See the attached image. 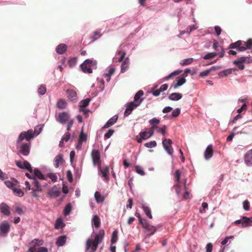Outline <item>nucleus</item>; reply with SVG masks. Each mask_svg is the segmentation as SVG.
<instances>
[{"instance_id": "nucleus-19", "label": "nucleus", "mask_w": 252, "mask_h": 252, "mask_svg": "<svg viewBox=\"0 0 252 252\" xmlns=\"http://www.w3.org/2000/svg\"><path fill=\"white\" fill-rule=\"evenodd\" d=\"M144 229L146 230L147 233L146 235L148 237L153 235L157 231V227L149 223Z\"/></svg>"}, {"instance_id": "nucleus-48", "label": "nucleus", "mask_w": 252, "mask_h": 252, "mask_svg": "<svg viewBox=\"0 0 252 252\" xmlns=\"http://www.w3.org/2000/svg\"><path fill=\"white\" fill-rule=\"evenodd\" d=\"M94 197L96 201L98 203L100 202H103L104 199L102 197L99 191H96L94 193Z\"/></svg>"}, {"instance_id": "nucleus-63", "label": "nucleus", "mask_w": 252, "mask_h": 252, "mask_svg": "<svg viewBox=\"0 0 252 252\" xmlns=\"http://www.w3.org/2000/svg\"><path fill=\"white\" fill-rule=\"evenodd\" d=\"M76 63H77L76 59L75 58H72L68 61L69 66L70 67H72L76 64Z\"/></svg>"}, {"instance_id": "nucleus-49", "label": "nucleus", "mask_w": 252, "mask_h": 252, "mask_svg": "<svg viewBox=\"0 0 252 252\" xmlns=\"http://www.w3.org/2000/svg\"><path fill=\"white\" fill-rule=\"evenodd\" d=\"M43 242L38 239H34L30 243V245H34L36 246H41L43 245Z\"/></svg>"}, {"instance_id": "nucleus-12", "label": "nucleus", "mask_w": 252, "mask_h": 252, "mask_svg": "<svg viewBox=\"0 0 252 252\" xmlns=\"http://www.w3.org/2000/svg\"><path fill=\"white\" fill-rule=\"evenodd\" d=\"M61 194L60 190L57 188L56 185H54L52 188L49 189L47 192V195L51 198L58 197Z\"/></svg>"}, {"instance_id": "nucleus-41", "label": "nucleus", "mask_w": 252, "mask_h": 252, "mask_svg": "<svg viewBox=\"0 0 252 252\" xmlns=\"http://www.w3.org/2000/svg\"><path fill=\"white\" fill-rule=\"evenodd\" d=\"M72 206L70 203H68L64 207L63 210V214L65 216L69 215L71 211Z\"/></svg>"}, {"instance_id": "nucleus-55", "label": "nucleus", "mask_w": 252, "mask_h": 252, "mask_svg": "<svg viewBox=\"0 0 252 252\" xmlns=\"http://www.w3.org/2000/svg\"><path fill=\"white\" fill-rule=\"evenodd\" d=\"M174 176L176 178L175 181L177 183H179L180 181V177H181V172L179 169L176 170Z\"/></svg>"}, {"instance_id": "nucleus-3", "label": "nucleus", "mask_w": 252, "mask_h": 252, "mask_svg": "<svg viewBox=\"0 0 252 252\" xmlns=\"http://www.w3.org/2000/svg\"><path fill=\"white\" fill-rule=\"evenodd\" d=\"M82 71L86 73H92L93 69L97 68V62L96 60L86 59L80 64Z\"/></svg>"}, {"instance_id": "nucleus-13", "label": "nucleus", "mask_w": 252, "mask_h": 252, "mask_svg": "<svg viewBox=\"0 0 252 252\" xmlns=\"http://www.w3.org/2000/svg\"><path fill=\"white\" fill-rule=\"evenodd\" d=\"M92 157L94 164L99 165L100 163V157L99 152L97 150H93L92 152Z\"/></svg>"}, {"instance_id": "nucleus-16", "label": "nucleus", "mask_w": 252, "mask_h": 252, "mask_svg": "<svg viewBox=\"0 0 252 252\" xmlns=\"http://www.w3.org/2000/svg\"><path fill=\"white\" fill-rule=\"evenodd\" d=\"M246 58L240 57L238 58L237 60L233 61V64L238 67L240 70H243L244 69V63H245Z\"/></svg>"}, {"instance_id": "nucleus-25", "label": "nucleus", "mask_w": 252, "mask_h": 252, "mask_svg": "<svg viewBox=\"0 0 252 252\" xmlns=\"http://www.w3.org/2000/svg\"><path fill=\"white\" fill-rule=\"evenodd\" d=\"M129 61L128 58H126L122 62L121 66V72H125L129 67Z\"/></svg>"}, {"instance_id": "nucleus-40", "label": "nucleus", "mask_w": 252, "mask_h": 252, "mask_svg": "<svg viewBox=\"0 0 252 252\" xmlns=\"http://www.w3.org/2000/svg\"><path fill=\"white\" fill-rule=\"evenodd\" d=\"M232 68L223 70L219 73V75L220 77L226 76L232 73Z\"/></svg>"}, {"instance_id": "nucleus-45", "label": "nucleus", "mask_w": 252, "mask_h": 252, "mask_svg": "<svg viewBox=\"0 0 252 252\" xmlns=\"http://www.w3.org/2000/svg\"><path fill=\"white\" fill-rule=\"evenodd\" d=\"M217 56L216 52L208 53L206 55L202 56L201 57L204 60H209Z\"/></svg>"}, {"instance_id": "nucleus-53", "label": "nucleus", "mask_w": 252, "mask_h": 252, "mask_svg": "<svg viewBox=\"0 0 252 252\" xmlns=\"http://www.w3.org/2000/svg\"><path fill=\"white\" fill-rule=\"evenodd\" d=\"M4 184L7 188L10 189L12 190H13V188L15 187L14 183L10 181H5L4 182Z\"/></svg>"}, {"instance_id": "nucleus-59", "label": "nucleus", "mask_w": 252, "mask_h": 252, "mask_svg": "<svg viewBox=\"0 0 252 252\" xmlns=\"http://www.w3.org/2000/svg\"><path fill=\"white\" fill-rule=\"evenodd\" d=\"M139 222L142 225L143 228H145L149 224L146 220L142 219L141 218L139 219Z\"/></svg>"}, {"instance_id": "nucleus-54", "label": "nucleus", "mask_w": 252, "mask_h": 252, "mask_svg": "<svg viewBox=\"0 0 252 252\" xmlns=\"http://www.w3.org/2000/svg\"><path fill=\"white\" fill-rule=\"evenodd\" d=\"M117 54L120 55V58L119 59V62H121L123 61L125 56V55H126V52L125 51H118L117 52Z\"/></svg>"}, {"instance_id": "nucleus-36", "label": "nucleus", "mask_w": 252, "mask_h": 252, "mask_svg": "<svg viewBox=\"0 0 252 252\" xmlns=\"http://www.w3.org/2000/svg\"><path fill=\"white\" fill-rule=\"evenodd\" d=\"M250 226H251V224L248 220V218L245 216L242 217V227H246Z\"/></svg>"}, {"instance_id": "nucleus-64", "label": "nucleus", "mask_w": 252, "mask_h": 252, "mask_svg": "<svg viewBox=\"0 0 252 252\" xmlns=\"http://www.w3.org/2000/svg\"><path fill=\"white\" fill-rule=\"evenodd\" d=\"M213 250V245L211 243H209L206 246V252H212Z\"/></svg>"}, {"instance_id": "nucleus-18", "label": "nucleus", "mask_w": 252, "mask_h": 252, "mask_svg": "<svg viewBox=\"0 0 252 252\" xmlns=\"http://www.w3.org/2000/svg\"><path fill=\"white\" fill-rule=\"evenodd\" d=\"M98 166V174L100 175L101 177H103L104 179L108 180L109 179L108 176V172H109V167L106 166L104 169H102L101 167L99 165Z\"/></svg>"}, {"instance_id": "nucleus-60", "label": "nucleus", "mask_w": 252, "mask_h": 252, "mask_svg": "<svg viewBox=\"0 0 252 252\" xmlns=\"http://www.w3.org/2000/svg\"><path fill=\"white\" fill-rule=\"evenodd\" d=\"M250 203L248 200H245L243 202V207L245 211H249L250 210Z\"/></svg>"}, {"instance_id": "nucleus-37", "label": "nucleus", "mask_w": 252, "mask_h": 252, "mask_svg": "<svg viewBox=\"0 0 252 252\" xmlns=\"http://www.w3.org/2000/svg\"><path fill=\"white\" fill-rule=\"evenodd\" d=\"M181 113V110L179 108H177L173 110V111L172 112V115L169 116V119H171L173 118H176Z\"/></svg>"}, {"instance_id": "nucleus-7", "label": "nucleus", "mask_w": 252, "mask_h": 252, "mask_svg": "<svg viewBox=\"0 0 252 252\" xmlns=\"http://www.w3.org/2000/svg\"><path fill=\"white\" fill-rule=\"evenodd\" d=\"M141 103V100L137 103L133 101L126 103L125 105L126 108L124 112V115L126 117L129 115L133 109L139 106Z\"/></svg>"}, {"instance_id": "nucleus-21", "label": "nucleus", "mask_w": 252, "mask_h": 252, "mask_svg": "<svg viewBox=\"0 0 252 252\" xmlns=\"http://www.w3.org/2000/svg\"><path fill=\"white\" fill-rule=\"evenodd\" d=\"M118 118V116L117 115H115L113 116L107 122V123L102 127V128H106L113 126L116 123Z\"/></svg>"}, {"instance_id": "nucleus-57", "label": "nucleus", "mask_w": 252, "mask_h": 252, "mask_svg": "<svg viewBox=\"0 0 252 252\" xmlns=\"http://www.w3.org/2000/svg\"><path fill=\"white\" fill-rule=\"evenodd\" d=\"M237 128V127H236V126L235 127L233 128L232 133L229 135H228L227 136V139H226V140L227 141H231L232 140V139L234 136V135H235V131Z\"/></svg>"}, {"instance_id": "nucleus-24", "label": "nucleus", "mask_w": 252, "mask_h": 252, "mask_svg": "<svg viewBox=\"0 0 252 252\" xmlns=\"http://www.w3.org/2000/svg\"><path fill=\"white\" fill-rule=\"evenodd\" d=\"M182 94L173 93L168 95V99L172 101H178L182 98Z\"/></svg>"}, {"instance_id": "nucleus-17", "label": "nucleus", "mask_w": 252, "mask_h": 252, "mask_svg": "<svg viewBox=\"0 0 252 252\" xmlns=\"http://www.w3.org/2000/svg\"><path fill=\"white\" fill-rule=\"evenodd\" d=\"M0 210L1 213L7 216L10 215V208L9 206L5 203L2 202L0 204Z\"/></svg>"}, {"instance_id": "nucleus-29", "label": "nucleus", "mask_w": 252, "mask_h": 252, "mask_svg": "<svg viewBox=\"0 0 252 252\" xmlns=\"http://www.w3.org/2000/svg\"><path fill=\"white\" fill-rule=\"evenodd\" d=\"M66 237L65 235L59 237L56 241V245L58 247H62L64 245L66 242Z\"/></svg>"}, {"instance_id": "nucleus-1", "label": "nucleus", "mask_w": 252, "mask_h": 252, "mask_svg": "<svg viewBox=\"0 0 252 252\" xmlns=\"http://www.w3.org/2000/svg\"><path fill=\"white\" fill-rule=\"evenodd\" d=\"M104 234V231L101 229L99 230L98 233L95 234L94 240L91 238L88 239L86 241L85 251L88 252L90 248L96 250L98 244L101 242L103 239Z\"/></svg>"}, {"instance_id": "nucleus-33", "label": "nucleus", "mask_w": 252, "mask_h": 252, "mask_svg": "<svg viewBox=\"0 0 252 252\" xmlns=\"http://www.w3.org/2000/svg\"><path fill=\"white\" fill-rule=\"evenodd\" d=\"M32 184L34 185V186L35 187V189H34L35 191H42V188L39 183L38 181L36 180L35 178H33V181Z\"/></svg>"}, {"instance_id": "nucleus-52", "label": "nucleus", "mask_w": 252, "mask_h": 252, "mask_svg": "<svg viewBox=\"0 0 252 252\" xmlns=\"http://www.w3.org/2000/svg\"><path fill=\"white\" fill-rule=\"evenodd\" d=\"M160 121L157 118H153L149 121L150 125H158L159 124Z\"/></svg>"}, {"instance_id": "nucleus-38", "label": "nucleus", "mask_w": 252, "mask_h": 252, "mask_svg": "<svg viewBox=\"0 0 252 252\" xmlns=\"http://www.w3.org/2000/svg\"><path fill=\"white\" fill-rule=\"evenodd\" d=\"M193 60L192 58L184 59L180 62V64L183 66L189 65L192 63Z\"/></svg>"}, {"instance_id": "nucleus-34", "label": "nucleus", "mask_w": 252, "mask_h": 252, "mask_svg": "<svg viewBox=\"0 0 252 252\" xmlns=\"http://www.w3.org/2000/svg\"><path fill=\"white\" fill-rule=\"evenodd\" d=\"M185 78L186 75H181L177 78V83L180 85V86H181L186 83V80Z\"/></svg>"}, {"instance_id": "nucleus-11", "label": "nucleus", "mask_w": 252, "mask_h": 252, "mask_svg": "<svg viewBox=\"0 0 252 252\" xmlns=\"http://www.w3.org/2000/svg\"><path fill=\"white\" fill-rule=\"evenodd\" d=\"M16 165L21 169H27L31 173L32 172V169L31 164L27 160L22 162L21 160L16 161Z\"/></svg>"}, {"instance_id": "nucleus-2", "label": "nucleus", "mask_w": 252, "mask_h": 252, "mask_svg": "<svg viewBox=\"0 0 252 252\" xmlns=\"http://www.w3.org/2000/svg\"><path fill=\"white\" fill-rule=\"evenodd\" d=\"M252 47V39H250L247 41L238 40L230 44L229 48L236 49L239 52H244L247 49H251Z\"/></svg>"}, {"instance_id": "nucleus-9", "label": "nucleus", "mask_w": 252, "mask_h": 252, "mask_svg": "<svg viewBox=\"0 0 252 252\" xmlns=\"http://www.w3.org/2000/svg\"><path fill=\"white\" fill-rule=\"evenodd\" d=\"M71 119L70 115L67 112H63L59 113L58 117H56V120L61 124L64 125Z\"/></svg>"}, {"instance_id": "nucleus-50", "label": "nucleus", "mask_w": 252, "mask_h": 252, "mask_svg": "<svg viewBox=\"0 0 252 252\" xmlns=\"http://www.w3.org/2000/svg\"><path fill=\"white\" fill-rule=\"evenodd\" d=\"M157 145V142L155 141H152L146 143L144 144V146L148 148H153L156 147Z\"/></svg>"}, {"instance_id": "nucleus-46", "label": "nucleus", "mask_w": 252, "mask_h": 252, "mask_svg": "<svg viewBox=\"0 0 252 252\" xmlns=\"http://www.w3.org/2000/svg\"><path fill=\"white\" fill-rule=\"evenodd\" d=\"M87 139V135L86 133L83 132V128H82L81 131L79 134V141L81 142H86Z\"/></svg>"}, {"instance_id": "nucleus-26", "label": "nucleus", "mask_w": 252, "mask_h": 252, "mask_svg": "<svg viewBox=\"0 0 252 252\" xmlns=\"http://www.w3.org/2000/svg\"><path fill=\"white\" fill-rule=\"evenodd\" d=\"M33 177V178L36 177L43 180H45L46 179L45 176L38 168L34 169Z\"/></svg>"}, {"instance_id": "nucleus-47", "label": "nucleus", "mask_w": 252, "mask_h": 252, "mask_svg": "<svg viewBox=\"0 0 252 252\" xmlns=\"http://www.w3.org/2000/svg\"><path fill=\"white\" fill-rule=\"evenodd\" d=\"M38 94L39 95H44L46 92V88L45 85H41L40 86V87L38 88L37 90Z\"/></svg>"}, {"instance_id": "nucleus-35", "label": "nucleus", "mask_w": 252, "mask_h": 252, "mask_svg": "<svg viewBox=\"0 0 252 252\" xmlns=\"http://www.w3.org/2000/svg\"><path fill=\"white\" fill-rule=\"evenodd\" d=\"M167 128V127L166 125H163L161 127L158 128L157 132L163 136H165L167 134V132L166 131Z\"/></svg>"}, {"instance_id": "nucleus-43", "label": "nucleus", "mask_w": 252, "mask_h": 252, "mask_svg": "<svg viewBox=\"0 0 252 252\" xmlns=\"http://www.w3.org/2000/svg\"><path fill=\"white\" fill-rule=\"evenodd\" d=\"M12 191L15 195L18 196L19 197H22L24 194L23 191L21 189H18L16 187L13 188Z\"/></svg>"}, {"instance_id": "nucleus-39", "label": "nucleus", "mask_w": 252, "mask_h": 252, "mask_svg": "<svg viewBox=\"0 0 252 252\" xmlns=\"http://www.w3.org/2000/svg\"><path fill=\"white\" fill-rule=\"evenodd\" d=\"M91 99L90 98H86L81 100L79 103V107H86L90 103Z\"/></svg>"}, {"instance_id": "nucleus-61", "label": "nucleus", "mask_w": 252, "mask_h": 252, "mask_svg": "<svg viewBox=\"0 0 252 252\" xmlns=\"http://www.w3.org/2000/svg\"><path fill=\"white\" fill-rule=\"evenodd\" d=\"M114 130L112 129H109L107 132L104 134V137L106 138H109L113 134Z\"/></svg>"}, {"instance_id": "nucleus-62", "label": "nucleus", "mask_w": 252, "mask_h": 252, "mask_svg": "<svg viewBox=\"0 0 252 252\" xmlns=\"http://www.w3.org/2000/svg\"><path fill=\"white\" fill-rule=\"evenodd\" d=\"M70 134L68 132H67L64 133V134L63 136L62 139L63 141L67 142L70 139Z\"/></svg>"}, {"instance_id": "nucleus-8", "label": "nucleus", "mask_w": 252, "mask_h": 252, "mask_svg": "<svg viewBox=\"0 0 252 252\" xmlns=\"http://www.w3.org/2000/svg\"><path fill=\"white\" fill-rule=\"evenodd\" d=\"M162 146L166 153L170 156H173V149L171 146L172 141L170 139L164 138L162 140Z\"/></svg>"}, {"instance_id": "nucleus-15", "label": "nucleus", "mask_w": 252, "mask_h": 252, "mask_svg": "<svg viewBox=\"0 0 252 252\" xmlns=\"http://www.w3.org/2000/svg\"><path fill=\"white\" fill-rule=\"evenodd\" d=\"M213 156V146L209 145L208 146L204 153V158L208 160Z\"/></svg>"}, {"instance_id": "nucleus-14", "label": "nucleus", "mask_w": 252, "mask_h": 252, "mask_svg": "<svg viewBox=\"0 0 252 252\" xmlns=\"http://www.w3.org/2000/svg\"><path fill=\"white\" fill-rule=\"evenodd\" d=\"M244 160L248 166L251 167L252 166V149L246 153L244 156Z\"/></svg>"}, {"instance_id": "nucleus-5", "label": "nucleus", "mask_w": 252, "mask_h": 252, "mask_svg": "<svg viewBox=\"0 0 252 252\" xmlns=\"http://www.w3.org/2000/svg\"><path fill=\"white\" fill-rule=\"evenodd\" d=\"M34 136V133L32 129H29L27 131H23L18 136L17 143L18 144L25 139L29 141L31 139L33 138Z\"/></svg>"}, {"instance_id": "nucleus-58", "label": "nucleus", "mask_w": 252, "mask_h": 252, "mask_svg": "<svg viewBox=\"0 0 252 252\" xmlns=\"http://www.w3.org/2000/svg\"><path fill=\"white\" fill-rule=\"evenodd\" d=\"M144 133H139V137L137 136L135 138V140L138 143H141L142 142L143 140H146V137H144L142 135H143Z\"/></svg>"}, {"instance_id": "nucleus-30", "label": "nucleus", "mask_w": 252, "mask_h": 252, "mask_svg": "<svg viewBox=\"0 0 252 252\" xmlns=\"http://www.w3.org/2000/svg\"><path fill=\"white\" fill-rule=\"evenodd\" d=\"M66 105L67 102L64 99H60L58 100L57 103V107L60 109L65 108L66 107Z\"/></svg>"}, {"instance_id": "nucleus-44", "label": "nucleus", "mask_w": 252, "mask_h": 252, "mask_svg": "<svg viewBox=\"0 0 252 252\" xmlns=\"http://www.w3.org/2000/svg\"><path fill=\"white\" fill-rule=\"evenodd\" d=\"M118 240V232L117 230H115L114 231L112 234L111 239V243L112 244H113Z\"/></svg>"}, {"instance_id": "nucleus-22", "label": "nucleus", "mask_w": 252, "mask_h": 252, "mask_svg": "<svg viewBox=\"0 0 252 252\" xmlns=\"http://www.w3.org/2000/svg\"><path fill=\"white\" fill-rule=\"evenodd\" d=\"M141 207L142 208L146 215L150 219L152 218L151 211L150 208L147 206V204L143 202L141 204Z\"/></svg>"}, {"instance_id": "nucleus-27", "label": "nucleus", "mask_w": 252, "mask_h": 252, "mask_svg": "<svg viewBox=\"0 0 252 252\" xmlns=\"http://www.w3.org/2000/svg\"><path fill=\"white\" fill-rule=\"evenodd\" d=\"M54 166L56 168H58L60 165L63 161V156L62 155L60 154L57 155L54 158Z\"/></svg>"}, {"instance_id": "nucleus-20", "label": "nucleus", "mask_w": 252, "mask_h": 252, "mask_svg": "<svg viewBox=\"0 0 252 252\" xmlns=\"http://www.w3.org/2000/svg\"><path fill=\"white\" fill-rule=\"evenodd\" d=\"M67 47V46L65 44H60L56 47V52L59 55H63L66 52Z\"/></svg>"}, {"instance_id": "nucleus-32", "label": "nucleus", "mask_w": 252, "mask_h": 252, "mask_svg": "<svg viewBox=\"0 0 252 252\" xmlns=\"http://www.w3.org/2000/svg\"><path fill=\"white\" fill-rule=\"evenodd\" d=\"M64 224L62 219L58 218L57 219L55 224V228L56 229L62 228L64 227Z\"/></svg>"}, {"instance_id": "nucleus-31", "label": "nucleus", "mask_w": 252, "mask_h": 252, "mask_svg": "<svg viewBox=\"0 0 252 252\" xmlns=\"http://www.w3.org/2000/svg\"><path fill=\"white\" fill-rule=\"evenodd\" d=\"M100 224V219L97 215H94L92 220V224L95 227L98 228Z\"/></svg>"}, {"instance_id": "nucleus-28", "label": "nucleus", "mask_w": 252, "mask_h": 252, "mask_svg": "<svg viewBox=\"0 0 252 252\" xmlns=\"http://www.w3.org/2000/svg\"><path fill=\"white\" fill-rule=\"evenodd\" d=\"M144 94L143 91L139 90L136 93L134 97V101L135 103H138L139 101L141 100V102H142L143 99L140 98V96H142Z\"/></svg>"}, {"instance_id": "nucleus-51", "label": "nucleus", "mask_w": 252, "mask_h": 252, "mask_svg": "<svg viewBox=\"0 0 252 252\" xmlns=\"http://www.w3.org/2000/svg\"><path fill=\"white\" fill-rule=\"evenodd\" d=\"M47 177L50 178L52 182H55L57 181L58 177L55 173H49L47 174Z\"/></svg>"}, {"instance_id": "nucleus-6", "label": "nucleus", "mask_w": 252, "mask_h": 252, "mask_svg": "<svg viewBox=\"0 0 252 252\" xmlns=\"http://www.w3.org/2000/svg\"><path fill=\"white\" fill-rule=\"evenodd\" d=\"M34 136V133L32 129H29L27 131H23L18 136L17 143L18 144L25 139L29 141L31 139L33 138Z\"/></svg>"}, {"instance_id": "nucleus-42", "label": "nucleus", "mask_w": 252, "mask_h": 252, "mask_svg": "<svg viewBox=\"0 0 252 252\" xmlns=\"http://www.w3.org/2000/svg\"><path fill=\"white\" fill-rule=\"evenodd\" d=\"M182 72V69H179V70H177L174 71H173L172 72H171L168 75H167V76H166L165 77V80H167L169 79L170 78H171L172 77V76L177 75L179 74L180 73H181Z\"/></svg>"}, {"instance_id": "nucleus-4", "label": "nucleus", "mask_w": 252, "mask_h": 252, "mask_svg": "<svg viewBox=\"0 0 252 252\" xmlns=\"http://www.w3.org/2000/svg\"><path fill=\"white\" fill-rule=\"evenodd\" d=\"M31 144V143H25L21 144L18 143L16 141V147L18 149V153L24 156H27L30 152Z\"/></svg>"}, {"instance_id": "nucleus-10", "label": "nucleus", "mask_w": 252, "mask_h": 252, "mask_svg": "<svg viewBox=\"0 0 252 252\" xmlns=\"http://www.w3.org/2000/svg\"><path fill=\"white\" fill-rule=\"evenodd\" d=\"M10 230V224L6 220L0 223V232L3 237H6Z\"/></svg>"}, {"instance_id": "nucleus-23", "label": "nucleus", "mask_w": 252, "mask_h": 252, "mask_svg": "<svg viewBox=\"0 0 252 252\" xmlns=\"http://www.w3.org/2000/svg\"><path fill=\"white\" fill-rule=\"evenodd\" d=\"M66 94L67 97L70 100L74 101L77 100V94L75 91L68 89L66 90Z\"/></svg>"}, {"instance_id": "nucleus-56", "label": "nucleus", "mask_w": 252, "mask_h": 252, "mask_svg": "<svg viewBox=\"0 0 252 252\" xmlns=\"http://www.w3.org/2000/svg\"><path fill=\"white\" fill-rule=\"evenodd\" d=\"M101 34L100 33V32L98 31H95L94 32V34L93 36L92 37V38L95 41L97 40L98 38H100L101 36Z\"/></svg>"}]
</instances>
